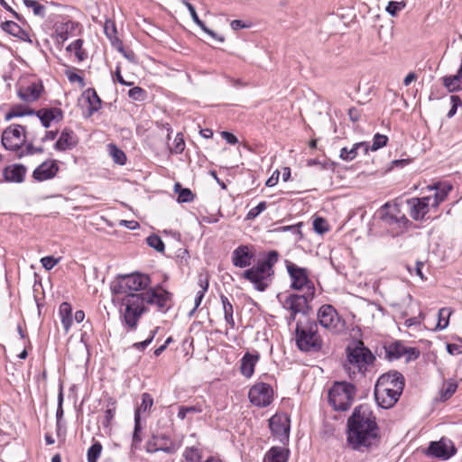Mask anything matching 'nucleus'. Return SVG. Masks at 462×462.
<instances>
[{
	"label": "nucleus",
	"instance_id": "f257e3e1",
	"mask_svg": "<svg viewBox=\"0 0 462 462\" xmlns=\"http://www.w3.org/2000/svg\"><path fill=\"white\" fill-rule=\"evenodd\" d=\"M346 440L351 448L358 452H368L379 446L380 429L368 404L355 407L347 419Z\"/></svg>",
	"mask_w": 462,
	"mask_h": 462
},
{
	"label": "nucleus",
	"instance_id": "f03ea898",
	"mask_svg": "<svg viewBox=\"0 0 462 462\" xmlns=\"http://www.w3.org/2000/svg\"><path fill=\"white\" fill-rule=\"evenodd\" d=\"M375 218L383 232L392 237L402 236L412 225L396 202L388 201L382 205L375 212Z\"/></svg>",
	"mask_w": 462,
	"mask_h": 462
},
{
	"label": "nucleus",
	"instance_id": "7ed1b4c3",
	"mask_svg": "<svg viewBox=\"0 0 462 462\" xmlns=\"http://www.w3.org/2000/svg\"><path fill=\"white\" fill-rule=\"evenodd\" d=\"M280 254L276 250L267 252L264 259L241 273V278L253 283L258 291H264L272 283L274 276V265Z\"/></svg>",
	"mask_w": 462,
	"mask_h": 462
},
{
	"label": "nucleus",
	"instance_id": "20e7f679",
	"mask_svg": "<svg viewBox=\"0 0 462 462\" xmlns=\"http://www.w3.org/2000/svg\"><path fill=\"white\" fill-rule=\"evenodd\" d=\"M295 344L301 352H319L323 340L318 332V323L311 319L299 320L295 328Z\"/></svg>",
	"mask_w": 462,
	"mask_h": 462
},
{
	"label": "nucleus",
	"instance_id": "39448f33",
	"mask_svg": "<svg viewBox=\"0 0 462 462\" xmlns=\"http://www.w3.org/2000/svg\"><path fill=\"white\" fill-rule=\"evenodd\" d=\"M123 304L125 305L123 321L129 330H135L140 318L148 310L145 291L128 293L123 298Z\"/></svg>",
	"mask_w": 462,
	"mask_h": 462
},
{
	"label": "nucleus",
	"instance_id": "423d86ee",
	"mask_svg": "<svg viewBox=\"0 0 462 462\" xmlns=\"http://www.w3.org/2000/svg\"><path fill=\"white\" fill-rule=\"evenodd\" d=\"M356 387L348 382H335L328 391V402L335 411H345L352 405Z\"/></svg>",
	"mask_w": 462,
	"mask_h": 462
},
{
	"label": "nucleus",
	"instance_id": "0eeeda50",
	"mask_svg": "<svg viewBox=\"0 0 462 462\" xmlns=\"http://www.w3.org/2000/svg\"><path fill=\"white\" fill-rule=\"evenodd\" d=\"M346 354L348 363L356 367L362 374H365L368 367L373 365L376 359L362 340L356 341L353 346H347Z\"/></svg>",
	"mask_w": 462,
	"mask_h": 462
},
{
	"label": "nucleus",
	"instance_id": "6e6552de",
	"mask_svg": "<svg viewBox=\"0 0 462 462\" xmlns=\"http://www.w3.org/2000/svg\"><path fill=\"white\" fill-rule=\"evenodd\" d=\"M285 266L291 279V288L295 291H305L302 295L311 294L312 300L315 296V287L309 278V271L289 260H285Z\"/></svg>",
	"mask_w": 462,
	"mask_h": 462
},
{
	"label": "nucleus",
	"instance_id": "1a4fd4ad",
	"mask_svg": "<svg viewBox=\"0 0 462 462\" xmlns=\"http://www.w3.org/2000/svg\"><path fill=\"white\" fill-rule=\"evenodd\" d=\"M319 324L334 334L343 333L346 328V321L331 304L322 305L317 313Z\"/></svg>",
	"mask_w": 462,
	"mask_h": 462
},
{
	"label": "nucleus",
	"instance_id": "9d476101",
	"mask_svg": "<svg viewBox=\"0 0 462 462\" xmlns=\"http://www.w3.org/2000/svg\"><path fill=\"white\" fill-rule=\"evenodd\" d=\"M29 134H31V131L28 132L25 126L13 124L2 134V145L6 150L18 152L26 143Z\"/></svg>",
	"mask_w": 462,
	"mask_h": 462
},
{
	"label": "nucleus",
	"instance_id": "9b49d317",
	"mask_svg": "<svg viewBox=\"0 0 462 462\" xmlns=\"http://www.w3.org/2000/svg\"><path fill=\"white\" fill-rule=\"evenodd\" d=\"M311 301V294L300 295V294H290L284 301H282V307L291 311L290 316L287 318V323L290 326L295 319L297 314L300 313L304 316H308L311 308L310 302Z\"/></svg>",
	"mask_w": 462,
	"mask_h": 462
},
{
	"label": "nucleus",
	"instance_id": "f8f14e48",
	"mask_svg": "<svg viewBox=\"0 0 462 462\" xmlns=\"http://www.w3.org/2000/svg\"><path fill=\"white\" fill-rule=\"evenodd\" d=\"M385 378L378 379L374 386V398L383 409L392 408L399 400L401 394L398 388H386Z\"/></svg>",
	"mask_w": 462,
	"mask_h": 462
},
{
	"label": "nucleus",
	"instance_id": "ddd939ff",
	"mask_svg": "<svg viewBox=\"0 0 462 462\" xmlns=\"http://www.w3.org/2000/svg\"><path fill=\"white\" fill-rule=\"evenodd\" d=\"M248 398L257 407H267L273 400V387L266 383H257L250 388Z\"/></svg>",
	"mask_w": 462,
	"mask_h": 462
},
{
	"label": "nucleus",
	"instance_id": "4468645a",
	"mask_svg": "<svg viewBox=\"0 0 462 462\" xmlns=\"http://www.w3.org/2000/svg\"><path fill=\"white\" fill-rule=\"evenodd\" d=\"M146 303L154 305L158 311L167 312L171 308L170 302L172 300V293L162 289L161 286L157 288H151L145 291Z\"/></svg>",
	"mask_w": 462,
	"mask_h": 462
},
{
	"label": "nucleus",
	"instance_id": "2eb2a0df",
	"mask_svg": "<svg viewBox=\"0 0 462 462\" xmlns=\"http://www.w3.org/2000/svg\"><path fill=\"white\" fill-rule=\"evenodd\" d=\"M457 449L452 441L442 438L439 441H431L425 451L428 457L447 460L450 458Z\"/></svg>",
	"mask_w": 462,
	"mask_h": 462
},
{
	"label": "nucleus",
	"instance_id": "dca6fc26",
	"mask_svg": "<svg viewBox=\"0 0 462 462\" xmlns=\"http://www.w3.org/2000/svg\"><path fill=\"white\" fill-rule=\"evenodd\" d=\"M272 434L281 442L288 441L290 436V420L285 415L275 414L269 420Z\"/></svg>",
	"mask_w": 462,
	"mask_h": 462
},
{
	"label": "nucleus",
	"instance_id": "f3484780",
	"mask_svg": "<svg viewBox=\"0 0 462 462\" xmlns=\"http://www.w3.org/2000/svg\"><path fill=\"white\" fill-rule=\"evenodd\" d=\"M145 450L148 453H155L157 451H163L168 454L175 452L176 448L169 437L165 434L152 435V437L146 442Z\"/></svg>",
	"mask_w": 462,
	"mask_h": 462
},
{
	"label": "nucleus",
	"instance_id": "a211bd4d",
	"mask_svg": "<svg viewBox=\"0 0 462 462\" xmlns=\"http://www.w3.org/2000/svg\"><path fill=\"white\" fill-rule=\"evenodd\" d=\"M431 197L411 198L406 203L410 207V216L414 220H422L429 211Z\"/></svg>",
	"mask_w": 462,
	"mask_h": 462
},
{
	"label": "nucleus",
	"instance_id": "6ab92c4d",
	"mask_svg": "<svg viewBox=\"0 0 462 462\" xmlns=\"http://www.w3.org/2000/svg\"><path fill=\"white\" fill-rule=\"evenodd\" d=\"M59 170L56 160H47L34 169L32 178L37 181L48 180L54 178Z\"/></svg>",
	"mask_w": 462,
	"mask_h": 462
},
{
	"label": "nucleus",
	"instance_id": "aec40b11",
	"mask_svg": "<svg viewBox=\"0 0 462 462\" xmlns=\"http://www.w3.org/2000/svg\"><path fill=\"white\" fill-rule=\"evenodd\" d=\"M34 116L39 118L41 125L44 128H49L52 121L60 122L63 119V112L58 107H48L34 110Z\"/></svg>",
	"mask_w": 462,
	"mask_h": 462
},
{
	"label": "nucleus",
	"instance_id": "412c9836",
	"mask_svg": "<svg viewBox=\"0 0 462 462\" xmlns=\"http://www.w3.org/2000/svg\"><path fill=\"white\" fill-rule=\"evenodd\" d=\"M79 138L75 132L70 128H64L57 142L54 143V149L59 152L72 150L78 145Z\"/></svg>",
	"mask_w": 462,
	"mask_h": 462
},
{
	"label": "nucleus",
	"instance_id": "4be33fe9",
	"mask_svg": "<svg viewBox=\"0 0 462 462\" xmlns=\"http://www.w3.org/2000/svg\"><path fill=\"white\" fill-rule=\"evenodd\" d=\"M78 26L79 23L71 20L64 23H55L53 28L57 43L63 44L74 33Z\"/></svg>",
	"mask_w": 462,
	"mask_h": 462
},
{
	"label": "nucleus",
	"instance_id": "5701e85b",
	"mask_svg": "<svg viewBox=\"0 0 462 462\" xmlns=\"http://www.w3.org/2000/svg\"><path fill=\"white\" fill-rule=\"evenodd\" d=\"M254 254L250 251L248 245H239L232 253V263L236 267L245 268L252 263Z\"/></svg>",
	"mask_w": 462,
	"mask_h": 462
},
{
	"label": "nucleus",
	"instance_id": "b1692460",
	"mask_svg": "<svg viewBox=\"0 0 462 462\" xmlns=\"http://www.w3.org/2000/svg\"><path fill=\"white\" fill-rule=\"evenodd\" d=\"M124 277L129 292L139 291L146 289L151 283V279L146 274L142 273H131L125 275H120Z\"/></svg>",
	"mask_w": 462,
	"mask_h": 462
},
{
	"label": "nucleus",
	"instance_id": "393cba45",
	"mask_svg": "<svg viewBox=\"0 0 462 462\" xmlns=\"http://www.w3.org/2000/svg\"><path fill=\"white\" fill-rule=\"evenodd\" d=\"M27 168L23 164H12L5 167L3 177L6 182L22 183L24 180Z\"/></svg>",
	"mask_w": 462,
	"mask_h": 462
},
{
	"label": "nucleus",
	"instance_id": "a878e982",
	"mask_svg": "<svg viewBox=\"0 0 462 462\" xmlns=\"http://www.w3.org/2000/svg\"><path fill=\"white\" fill-rule=\"evenodd\" d=\"M82 99L88 103V107L85 112V117L92 116L96 112L101 108V98L98 97L97 91L89 88L82 93Z\"/></svg>",
	"mask_w": 462,
	"mask_h": 462
},
{
	"label": "nucleus",
	"instance_id": "bb28decb",
	"mask_svg": "<svg viewBox=\"0 0 462 462\" xmlns=\"http://www.w3.org/2000/svg\"><path fill=\"white\" fill-rule=\"evenodd\" d=\"M43 90L42 83L32 82L26 87L19 88L18 97L25 102H33L37 100Z\"/></svg>",
	"mask_w": 462,
	"mask_h": 462
},
{
	"label": "nucleus",
	"instance_id": "cd10ccee",
	"mask_svg": "<svg viewBox=\"0 0 462 462\" xmlns=\"http://www.w3.org/2000/svg\"><path fill=\"white\" fill-rule=\"evenodd\" d=\"M260 359V354L246 352L240 360V373L246 378H250L254 372V367Z\"/></svg>",
	"mask_w": 462,
	"mask_h": 462
},
{
	"label": "nucleus",
	"instance_id": "c85d7f7f",
	"mask_svg": "<svg viewBox=\"0 0 462 462\" xmlns=\"http://www.w3.org/2000/svg\"><path fill=\"white\" fill-rule=\"evenodd\" d=\"M383 377L385 378L384 383H386V388H392L395 390L398 388V392H400V394H402L405 384V379L401 373L397 371H390L382 374L378 379H383Z\"/></svg>",
	"mask_w": 462,
	"mask_h": 462
},
{
	"label": "nucleus",
	"instance_id": "c756f323",
	"mask_svg": "<svg viewBox=\"0 0 462 462\" xmlns=\"http://www.w3.org/2000/svg\"><path fill=\"white\" fill-rule=\"evenodd\" d=\"M362 150L365 154L369 151V143L367 142H360L355 143L352 148L343 147L340 150L339 157L346 162H351L356 158L358 151Z\"/></svg>",
	"mask_w": 462,
	"mask_h": 462
},
{
	"label": "nucleus",
	"instance_id": "7c9ffc66",
	"mask_svg": "<svg viewBox=\"0 0 462 462\" xmlns=\"http://www.w3.org/2000/svg\"><path fill=\"white\" fill-rule=\"evenodd\" d=\"M2 29L10 35L16 37L23 42H32L28 32L18 23L13 21H5L2 23Z\"/></svg>",
	"mask_w": 462,
	"mask_h": 462
},
{
	"label": "nucleus",
	"instance_id": "2f4dec72",
	"mask_svg": "<svg viewBox=\"0 0 462 462\" xmlns=\"http://www.w3.org/2000/svg\"><path fill=\"white\" fill-rule=\"evenodd\" d=\"M183 5L188 8L189 14L193 20V22L199 26L207 34H208L213 39L222 42H224V38L221 36H218L214 31L210 30L206 26L203 21H201L196 12L195 7L187 0L182 1Z\"/></svg>",
	"mask_w": 462,
	"mask_h": 462
},
{
	"label": "nucleus",
	"instance_id": "473e14b6",
	"mask_svg": "<svg viewBox=\"0 0 462 462\" xmlns=\"http://www.w3.org/2000/svg\"><path fill=\"white\" fill-rule=\"evenodd\" d=\"M59 314L60 316L62 326L66 332H68L73 324L72 308L69 302H62L59 308Z\"/></svg>",
	"mask_w": 462,
	"mask_h": 462
},
{
	"label": "nucleus",
	"instance_id": "72a5a7b5",
	"mask_svg": "<svg viewBox=\"0 0 462 462\" xmlns=\"http://www.w3.org/2000/svg\"><path fill=\"white\" fill-rule=\"evenodd\" d=\"M289 458V449L281 447L271 448L265 455V460L268 462H287Z\"/></svg>",
	"mask_w": 462,
	"mask_h": 462
},
{
	"label": "nucleus",
	"instance_id": "f704fd0d",
	"mask_svg": "<svg viewBox=\"0 0 462 462\" xmlns=\"http://www.w3.org/2000/svg\"><path fill=\"white\" fill-rule=\"evenodd\" d=\"M142 430L143 427L141 424V415H139L138 412H134V427L131 444L132 452H134L136 449H138L140 444L143 441Z\"/></svg>",
	"mask_w": 462,
	"mask_h": 462
},
{
	"label": "nucleus",
	"instance_id": "c9c22d12",
	"mask_svg": "<svg viewBox=\"0 0 462 462\" xmlns=\"http://www.w3.org/2000/svg\"><path fill=\"white\" fill-rule=\"evenodd\" d=\"M405 347L401 342L396 341L384 346L386 357L389 360H395L404 356Z\"/></svg>",
	"mask_w": 462,
	"mask_h": 462
},
{
	"label": "nucleus",
	"instance_id": "e433bc0d",
	"mask_svg": "<svg viewBox=\"0 0 462 462\" xmlns=\"http://www.w3.org/2000/svg\"><path fill=\"white\" fill-rule=\"evenodd\" d=\"M220 300L223 305L224 318L226 322L230 326L231 328H235V319L233 317L234 308L228 298L224 294L220 295Z\"/></svg>",
	"mask_w": 462,
	"mask_h": 462
},
{
	"label": "nucleus",
	"instance_id": "4c0bfd02",
	"mask_svg": "<svg viewBox=\"0 0 462 462\" xmlns=\"http://www.w3.org/2000/svg\"><path fill=\"white\" fill-rule=\"evenodd\" d=\"M174 191L178 194L177 201L179 203H188L194 200V194L188 188H183L180 182L174 184Z\"/></svg>",
	"mask_w": 462,
	"mask_h": 462
},
{
	"label": "nucleus",
	"instance_id": "58836bf2",
	"mask_svg": "<svg viewBox=\"0 0 462 462\" xmlns=\"http://www.w3.org/2000/svg\"><path fill=\"white\" fill-rule=\"evenodd\" d=\"M34 115V109L24 107L23 106H15L11 108L9 112L5 114V120L9 121L14 117H21L24 116H32Z\"/></svg>",
	"mask_w": 462,
	"mask_h": 462
},
{
	"label": "nucleus",
	"instance_id": "ea45409f",
	"mask_svg": "<svg viewBox=\"0 0 462 462\" xmlns=\"http://www.w3.org/2000/svg\"><path fill=\"white\" fill-rule=\"evenodd\" d=\"M457 389V382L454 380L446 381L440 389V401L445 402L449 399L456 393Z\"/></svg>",
	"mask_w": 462,
	"mask_h": 462
},
{
	"label": "nucleus",
	"instance_id": "a19ab883",
	"mask_svg": "<svg viewBox=\"0 0 462 462\" xmlns=\"http://www.w3.org/2000/svg\"><path fill=\"white\" fill-rule=\"evenodd\" d=\"M83 40L77 39L66 48L67 51L74 52L79 61H83L87 58L86 51L82 49Z\"/></svg>",
	"mask_w": 462,
	"mask_h": 462
},
{
	"label": "nucleus",
	"instance_id": "79ce46f5",
	"mask_svg": "<svg viewBox=\"0 0 462 462\" xmlns=\"http://www.w3.org/2000/svg\"><path fill=\"white\" fill-rule=\"evenodd\" d=\"M203 411V407L201 404H195L191 406H184L181 405L179 407L178 411V418L181 420H185L188 414L200 413Z\"/></svg>",
	"mask_w": 462,
	"mask_h": 462
},
{
	"label": "nucleus",
	"instance_id": "37998d69",
	"mask_svg": "<svg viewBox=\"0 0 462 462\" xmlns=\"http://www.w3.org/2000/svg\"><path fill=\"white\" fill-rule=\"evenodd\" d=\"M199 285L201 287V290L197 292V295L195 297V302H194L195 306L189 311V316H192L195 313L196 310L199 307V305H200V303H201V301H202V300L204 298L205 292L208 289V280L204 281V280H202L200 278L199 281Z\"/></svg>",
	"mask_w": 462,
	"mask_h": 462
},
{
	"label": "nucleus",
	"instance_id": "c03bdc74",
	"mask_svg": "<svg viewBox=\"0 0 462 462\" xmlns=\"http://www.w3.org/2000/svg\"><path fill=\"white\" fill-rule=\"evenodd\" d=\"M104 32L106 35V37L111 41V43L113 45H115L116 42H121L117 37V30L114 22L107 20L105 23Z\"/></svg>",
	"mask_w": 462,
	"mask_h": 462
},
{
	"label": "nucleus",
	"instance_id": "a18cd8bd",
	"mask_svg": "<svg viewBox=\"0 0 462 462\" xmlns=\"http://www.w3.org/2000/svg\"><path fill=\"white\" fill-rule=\"evenodd\" d=\"M116 402L115 399L110 398L107 402L106 410L105 411V419L102 422L103 426L105 428H107L110 426L112 420L115 417L116 414Z\"/></svg>",
	"mask_w": 462,
	"mask_h": 462
},
{
	"label": "nucleus",
	"instance_id": "49530a36",
	"mask_svg": "<svg viewBox=\"0 0 462 462\" xmlns=\"http://www.w3.org/2000/svg\"><path fill=\"white\" fill-rule=\"evenodd\" d=\"M110 155L112 156L114 162L119 165H125L126 162V155L125 153L119 149L116 144L108 145Z\"/></svg>",
	"mask_w": 462,
	"mask_h": 462
},
{
	"label": "nucleus",
	"instance_id": "de8ad7c7",
	"mask_svg": "<svg viewBox=\"0 0 462 462\" xmlns=\"http://www.w3.org/2000/svg\"><path fill=\"white\" fill-rule=\"evenodd\" d=\"M125 284H126V282H125V278L120 277V275H118L117 281L114 282L111 284L112 293L116 294V295H119V294L127 295L130 292L128 291L127 286H125Z\"/></svg>",
	"mask_w": 462,
	"mask_h": 462
},
{
	"label": "nucleus",
	"instance_id": "09e8293b",
	"mask_svg": "<svg viewBox=\"0 0 462 462\" xmlns=\"http://www.w3.org/2000/svg\"><path fill=\"white\" fill-rule=\"evenodd\" d=\"M63 390L62 386L60 387L59 394H58V407L56 411V428H57V434H60V422L63 418L64 411H63Z\"/></svg>",
	"mask_w": 462,
	"mask_h": 462
},
{
	"label": "nucleus",
	"instance_id": "8fccbe9b",
	"mask_svg": "<svg viewBox=\"0 0 462 462\" xmlns=\"http://www.w3.org/2000/svg\"><path fill=\"white\" fill-rule=\"evenodd\" d=\"M451 311L448 308H442L438 312L437 329L442 330L448 326V318Z\"/></svg>",
	"mask_w": 462,
	"mask_h": 462
},
{
	"label": "nucleus",
	"instance_id": "3c124183",
	"mask_svg": "<svg viewBox=\"0 0 462 462\" xmlns=\"http://www.w3.org/2000/svg\"><path fill=\"white\" fill-rule=\"evenodd\" d=\"M102 448L101 443L99 441H95L88 449V462H97V459L101 455Z\"/></svg>",
	"mask_w": 462,
	"mask_h": 462
},
{
	"label": "nucleus",
	"instance_id": "603ef678",
	"mask_svg": "<svg viewBox=\"0 0 462 462\" xmlns=\"http://www.w3.org/2000/svg\"><path fill=\"white\" fill-rule=\"evenodd\" d=\"M32 135V138L30 140V142H28L26 144H25V149H22L17 152V157L19 159L23 158V156H26V155H32L34 154V150H35V146H33V142L35 141L36 139V135H37V133L36 131H31V134Z\"/></svg>",
	"mask_w": 462,
	"mask_h": 462
},
{
	"label": "nucleus",
	"instance_id": "864d4df0",
	"mask_svg": "<svg viewBox=\"0 0 462 462\" xmlns=\"http://www.w3.org/2000/svg\"><path fill=\"white\" fill-rule=\"evenodd\" d=\"M146 242L150 247L155 249L157 252H159V253L164 252V249H165L164 243L162 242V238L159 236H157L155 234L150 235L146 238Z\"/></svg>",
	"mask_w": 462,
	"mask_h": 462
},
{
	"label": "nucleus",
	"instance_id": "5fc2aeb1",
	"mask_svg": "<svg viewBox=\"0 0 462 462\" xmlns=\"http://www.w3.org/2000/svg\"><path fill=\"white\" fill-rule=\"evenodd\" d=\"M24 5L28 8H32L35 15L44 17L46 8L36 0H23Z\"/></svg>",
	"mask_w": 462,
	"mask_h": 462
},
{
	"label": "nucleus",
	"instance_id": "6e6d98bb",
	"mask_svg": "<svg viewBox=\"0 0 462 462\" xmlns=\"http://www.w3.org/2000/svg\"><path fill=\"white\" fill-rule=\"evenodd\" d=\"M152 405H153V399H152V395L148 393H143L142 394V402H141L140 406L135 409L134 412H138V414L140 415V413L142 411L145 412L147 411H150Z\"/></svg>",
	"mask_w": 462,
	"mask_h": 462
},
{
	"label": "nucleus",
	"instance_id": "4d7b16f0",
	"mask_svg": "<svg viewBox=\"0 0 462 462\" xmlns=\"http://www.w3.org/2000/svg\"><path fill=\"white\" fill-rule=\"evenodd\" d=\"M183 457L187 462H199L201 460L199 450L194 447L186 448Z\"/></svg>",
	"mask_w": 462,
	"mask_h": 462
},
{
	"label": "nucleus",
	"instance_id": "13d9d810",
	"mask_svg": "<svg viewBox=\"0 0 462 462\" xmlns=\"http://www.w3.org/2000/svg\"><path fill=\"white\" fill-rule=\"evenodd\" d=\"M451 189V186L444 187L440 189H437V191L434 195V198H431L432 207H438L441 202H443L448 197V192Z\"/></svg>",
	"mask_w": 462,
	"mask_h": 462
},
{
	"label": "nucleus",
	"instance_id": "bf43d9fd",
	"mask_svg": "<svg viewBox=\"0 0 462 462\" xmlns=\"http://www.w3.org/2000/svg\"><path fill=\"white\" fill-rule=\"evenodd\" d=\"M388 137L384 134H375L373 138V144L369 145V150L377 151L387 144Z\"/></svg>",
	"mask_w": 462,
	"mask_h": 462
},
{
	"label": "nucleus",
	"instance_id": "052dcab7",
	"mask_svg": "<svg viewBox=\"0 0 462 462\" xmlns=\"http://www.w3.org/2000/svg\"><path fill=\"white\" fill-rule=\"evenodd\" d=\"M158 329L159 328L157 327L154 329L151 330L149 337L145 340L142 342L134 343L132 345V347L141 352L143 351L152 342L154 337L158 332Z\"/></svg>",
	"mask_w": 462,
	"mask_h": 462
},
{
	"label": "nucleus",
	"instance_id": "680f3d73",
	"mask_svg": "<svg viewBox=\"0 0 462 462\" xmlns=\"http://www.w3.org/2000/svg\"><path fill=\"white\" fill-rule=\"evenodd\" d=\"M185 149V142L183 138V134L181 133H178L175 136L173 142V147L171 149V152L175 154L181 153Z\"/></svg>",
	"mask_w": 462,
	"mask_h": 462
},
{
	"label": "nucleus",
	"instance_id": "e2e57ef3",
	"mask_svg": "<svg viewBox=\"0 0 462 462\" xmlns=\"http://www.w3.org/2000/svg\"><path fill=\"white\" fill-rule=\"evenodd\" d=\"M128 96L133 100L143 101L146 98L147 93L143 88L140 87H134L128 90Z\"/></svg>",
	"mask_w": 462,
	"mask_h": 462
},
{
	"label": "nucleus",
	"instance_id": "0e129e2a",
	"mask_svg": "<svg viewBox=\"0 0 462 462\" xmlns=\"http://www.w3.org/2000/svg\"><path fill=\"white\" fill-rule=\"evenodd\" d=\"M267 204L265 201L260 202L256 207L251 208L247 215L246 219L252 220L254 219L256 217H258L263 211L266 209Z\"/></svg>",
	"mask_w": 462,
	"mask_h": 462
},
{
	"label": "nucleus",
	"instance_id": "69168bd1",
	"mask_svg": "<svg viewBox=\"0 0 462 462\" xmlns=\"http://www.w3.org/2000/svg\"><path fill=\"white\" fill-rule=\"evenodd\" d=\"M313 229L318 234H324L328 230L327 221L323 217H316L313 221Z\"/></svg>",
	"mask_w": 462,
	"mask_h": 462
},
{
	"label": "nucleus",
	"instance_id": "338daca9",
	"mask_svg": "<svg viewBox=\"0 0 462 462\" xmlns=\"http://www.w3.org/2000/svg\"><path fill=\"white\" fill-rule=\"evenodd\" d=\"M402 7H403V5L402 3L391 1L388 3V5L386 6V11L392 16H395L402 10Z\"/></svg>",
	"mask_w": 462,
	"mask_h": 462
},
{
	"label": "nucleus",
	"instance_id": "774afa93",
	"mask_svg": "<svg viewBox=\"0 0 462 462\" xmlns=\"http://www.w3.org/2000/svg\"><path fill=\"white\" fill-rule=\"evenodd\" d=\"M41 263L42 266L49 271L59 263V259H56L53 256H45L41 259Z\"/></svg>",
	"mask_w": 462,
	"mask_h": 462
}]
</instances>
